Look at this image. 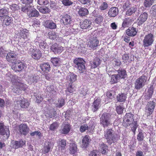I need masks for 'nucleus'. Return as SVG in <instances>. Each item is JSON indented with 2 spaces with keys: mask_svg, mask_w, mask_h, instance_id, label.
<instances>
[{
  "mask_svg": "<svg viewBox=\"0 0 156 156\" xmlns=\"http://www.w3.org/2000/svg\"><path fill=\"white\" fill-rule=\"evenodd\" d=\"M3 24L6 26H9L12 22V18L9 16H7L4 18H3Z\"/></svg>",
  "mask_w": 156,
  "mask_h": 156,
  "instance_id": "79ce46f5",
  "label": "nucleus"
},
{
  "mask_svg": "<svg viewBox=\"0 0 156 156\" xmlns=\"http://www.w3.org/2000/svg\"><path fill=\"white\" fill-rule=\"evenodd\" d=\"M30 52L32 51V53H31V56L34 59H39L41 56V51L39 50H34L33 48H30Z\"/></svg>",
  "mask_w": 156,
  "mask_h": 156,
  "instance_id": "412c9836",
  "label": "nucleus"
},
{
  "mask_svg": "<svg viewBox=\"0 0 156 156\" xmlns=\"http://www.w3.org/2000/svg\"><path fill=\"white\" fill-rule=\"evenodd\" d=\"M48 3V0H38L37 1V3L40 5H46Z\"/></svg>",
  "mask_w": 156,
  "mask_h": 156,
  "instance_id": "0e129e2a",
  "label": "nucleus"
},
{
  "mask_svg": "<svg viewBox=\"0 0 156 156\" xmlns=\"http://www.w3.org/2000/svg\"><path fill=\"white\" fill-rule=\"evenodd\" d=\"M25 67V65L24 63L21 62H16L15 66L14 67V70L16 71H20L23 69Z\"/></svg>",
  "mask_w": 156,
  "mask_h": 156,
  "instance_id": "c85d7f7f",
  "label": "nucleus"
},
{
  "mask_svg": "<svg viewBox=\"0 0 156 156\" xmlns=\"http://www.w3.org/2000/svg\"><path fill=\"white\" fill-rule=\"evenodd\" d=\"M103 20V17L101 16H97L96 17L95 21L98 24L100 23Z\"/></svg>",
  "mask_w": 156,
  "mask_h": 156,
  "instance_id": "052dcab7",
  "label": "nucleus"
},
{
  "mask_svg": "<svg viewBox=\"0 0 156 156\" xmlns=\"http://www.w3.org/2000/svg\"><path fill=\"white\" fill-rule=\"evenodd\" d=\"M61 20L64 25L70 24L73 22L72 16L67 14H64L62 16Z\"/></svg>",
  "mask_w": 156,
  "mask_h": 156,
  "instance_id": "9b49d317",
  "label": "nucleus"
},
{
  "mask_svg": "<svg viewBox=\"0 0 156 156\" xmlns=\"http://www.w3.org/2000/svg\"><path fill=\"white\" fill-rule=\"evenodd\" d=\"M69 146L70 147L69 150L71 154H74L77 151V148L76 145L74 143L70 144Z\"/></svg>",
  "mask_w": 156,
  "mask_h": 156,
  "instance_id": "ea45409f",
  "label": "nucleus"
},
{
  "mask_svg": "<svg viewBox=\"0 0 156 156\" xmlns=\"http://www.w3.org/2000/svg\"><path fill=\"white\" fill-rule=\"evenodd\" d=\"M34 96L35 97L36 102L37 103L41 102L43 100V95L41 93H34Z\"/></svg>",
  "mask_w": 156,
  "mask_h": 156,
  "instance_id": "c9c22d12",
  "label": "nucleus"
},
{
  "mask_svg": "<svg viewBox=\"0 0 156 156\" xmlns=\"http://www.w3.org/2000/svg\"><path fill=\"white\" fill-rule=\"evenodd\" d=\"M51 61L55 66H58L60 64V60L59 58L56 57L51 58Z\"/></svg>",
  "mask_w": 156,
  "mask_h": 156,
  "instance_id": "de8ad7c7",
  "label": "nucleus"
},
{
  "mask_svg": "<svg viewBox=\"0 0 156 156\" xmlns=\"http://www.w3.org/2000/svg\"><path fill=\"white\" fill-rule=\"evenodd\" d=\"M17 131L19 133L26 135L29 133V129L27 124L22 123L17 126Z\"/></svg>",
  "mask_w": 156,
  "mask_h": 156,
  "instance_id": "6e6552de",
  "label": "nucleus"
},
{
  "mask_svg": "<svg viewBox=\"0 0 156 156\" xmlns=\"http://www.w3.org/2000/svg\"><path fill=\"white\" fill-rule=\"evenodd\" d=\"M92 34L90 35L87 47L90 50H95L99 45V41L96 37L94 36Z\"/></svg>",
  "mask_w": 156,
  "mask_h": 156,
  "instance_id": "20e7f679",
  "label": "nucleus"
},
{
  "mask_svg": "<svg viewBox=\"0 0 156 156\" xmlns=\"http://www.w3.org/2000/svg\"><path fill=\"white\" fill-rule=\"evenodd\" d=\"M30 10L27 13V15L30 17H37L39 15V13L37 10L32 6L30 9Z\"/></svg>",
  "mask_w": 156,
  "mask_h": 156,
  "instance_id": "393cba45",
  "label": "nucleus"
},
{
  "mask_svg": "<svg viewBox=\"0 0 156 156\" xmlns=\"http://www.w3.org/2000/svg\"><path fill=\"white\" fill-rule=\"evenodd\" d=\"M136 10V8L131 7L128 9L126 12V14L128 16H130L134 13Z\"/></svg>",
  "mask_w": 156,
  "mask_h": 156,
  "instance_id": "864d4df0",
  "label": "nucleus"
},
{
  "mask_svg": "<svg viewBox=\"0 0 156 156\" xmlns=\"http://www.w3.org/2000/svg\"><path fill=\"white\" fill-rule=\"evenodd\" d=\"M47 89L48 91L51 93L52 94L55 95L56 94L55 87L53 85H51L48 87Z\"/></svg>",
  "mask_w": 156,
  "mask_h": 156,
  "instance_id": "49530a36",
  "label": "nucleus"
},
{
  "mask_svg": "<svg viewBox=\"0 0 156 156\" xmlns=\"http://www.w3.org/2000/svg\"><path fill=\"white\" fill-rule=\"evenodd\" d=\"M111 115L108 113L105 112L102 114L100 118L101 124L104 128L111 125Z\"/></svg>",
  "mask_w": 156,
  "mask_h": 156,
  "instance_id": "f03ea898",
  "label": "nucleus"
},
{
  "mask_svg": "<svg viewBox=\"0 0 156 156\" xmlns=\"http://www.w3.org/2000/svg\"><path fill=\"white\" fill-rule=\"evenodd\" d=\"M48 36L50 39L54 40L58 36V34L54 31H51L48 32Z\"/></svg>",
  "mask_w": 156,
  "mask_h": 156,
  "instance_id": "a18cd8bd",
  "label": "nucleus"
},
{
  "mask_svg": "<svg viewBox=\"0 0 156 156\" xmlns=\"http://www.w3.org/2000/svg\"><path fill=\"white\" fill-rule=\"evenodd\" d=\"M12 85L13 88L12 90L13 92L16 94H18L20 91V89L19 86V82L18 81V80H12Z\"/></svg>",
  "mask_w": 156,
  "mask_h": 156,
  "instance_id": "6ab92c4d",
  "label": "nucleus"
},
{
  "mask_svg": "<svg viewBox=\"0 0 156 156\" xmlns=\"http://www.w3.org/2000/svg\"><path fill=\"white\" fill-rule=\"evenodd\" d=\"M40 67L41 70L46 73H48L49 71L51 69L49 64L48 63L41 64Z\"/></svg>",
  "mask_w": 156,
  "mask_h": 156,
  "instance_id": "c756f323",
  "label": "nucleus"
},
{
  "mask_svg": "<svg viewBox=\"0 0 156 156\" xmlns=\"http://www.w3.org/2000/svg\"><path fill=\"white\" fill-rule=\"evenodd\" d=\"M44 25L45 27L50 29H54L56 27V23L51 20H47L45 21Z\"/></svg>",
  "mask_w": 156,
  "mask_h": 156,
  "instance_id": "5701e85b",
  "label": "nucleus"
},
{
  "mask_svg": "<svg viewBox=\"0 0 156 156\" xmlns=\"http://www.w3.org/2000/svg\"><path fill=\"white\" fill-rule=\"evenodd\" d=\"M147 77L142 75L137 78L134 83L135 88L136 90H140L145 85Z\"/></svg>",
  "mask_w": 156,
  "mask_h": 156,
  "instance_id": "7ed1b4c3",
  "label": "nucleus"
},
{
  "mask_svg": "<svg viewBox=\"0 0 156 156\" xmlns=\"http://www.w3.org/2000/svg\"><path fill=\"white\" fill-rule=\"evenodd\" d=\"M39 79V76L37 74H31L28 76V82L30 84H35L37 82Z\"/></svg>",
  "mask_w": 156,
  "mask_h": 156,
  "instance_id": "f3484780",
  "label": "nucleus"
},
{
  "mask_svg": "<svg viewBox=\"0 0 156 156\" xmlns=\"http://www.w3.org/2000/svg\"><path fill=\"white\" fill-rule=\"evenodd\" d=\"M80 130L81 132H83L86 130H88V131L90 132V130H89L88 126L86 124H84L81 125L80 127Z\"/></svg>",
  "mask_w": 156,
  "mask_h": 156,
  "instance_id": "4d7b16f0",
  "label": "nucleus"
},
{
  "mask_svg": "<svg viewBox=\"0 0 156 156\" xmlns=\"http://www.w3.org/2000/svg\"><path fill=\"white\" fill-rule=\"evenodd\" d=\"M154 41V36L151 33L146 35L143 40V45L144 47L151 46Z\"/></svg>",
  "mask_w": 156,
  "mask_h": 156,
  "instance_id": "0eeeda50",
  "label": "nucleus"
},
{
  "mask_svg": "<svg viewBox=\"0 0 156 156\" xmlns=\"http://www.w3.org/2000/svg\"><path fill=\"white\" fill-rule=\"evenodd\" d=\"M90 138L89 136L86 135L82 140V146L83 147H87L89 144Z\"/></svg>",
  "mask_w": 156,
  "mask_h": 156,
  "instance_id": "e433bc0d",
  "label": "nucleus"
},
{
  "mask_svg": "<svg viewBox=\"0 0 156 156\" xmlns=\"http://www.w3.org/2000/svg\"><path fill=\"white\" fill-rule=\"evenodd\" d=\"M5 5L6 7H10L11 9L14 11L18 10L20 9L18 5L16 4H13L11 5L8 4H5Z\"/></svg>",
  "mask_w": 156,
  "mask_h": 156,
  "instance_id": "8fccbe9b",
  "label": "nucleus"
},
{
  "mask_svg": "<svg viewBox=\"0 0 156 156\" xmlns=\"http://www.w3.org/2000/svg\"><path fill=\"white\" fill-rule=\"evenodd\" d=\"M20 35L21 37L23 39H26L29 36L28 31L26 29H22L20 30Z\"/></svg>",
  "mask_w": 156,
  "mask_h": 156,
  "instance_id": "72a5a7b5",
  "label": "nucleus"
},
{
  "mask_svg": "<svg viewBox=\"0 0 156 156\" xmlns=\"http://www.w3.org/2000/svg\"><path fill=\"white\" fill-rule=\"evenodd\" d=\"M126 34L129 36H133L136 34V28L133 27L129 28L126 30Z\"/></svg>",
  "mask_w": 156,
  "mask_h": 156,
  "instance_id": "7c9ffc66",
  "label": "nucleus"
},
{
  "mask_svg": "<svg viewBox=\"0 0 156 156\" xmlns=\"http://www.w3.org/2000/svg\"><path fill=\"white\" fill-rule=\"evenodd\" d=\"M9 134V126H5L3 123L0 122V135L4 136L5 139H7Z\"/></svg>",
  "mask_w": 156,
  "mask_h": 156,
  "instance_id": "1a4fd4ad",
  "label": "nucleus"
},
{
  "mask_svg": "<svg viewBox=\"0 0 156 156\" xmlns=\"http://www.w3.org/2000/svg\"><path fill=\"white\" fill-rule=\"evenodd\" d=\"M116 134L112 129H107L104 132V137L109 144L116 142Z\"/></svg>",
  "mask_w": 156,
  "mask_h": 156,
  "instance_id": "f257e3e1",
  "label": "nucleus"
},
{
  "mask_svg": "<svg viewBox=\"0 0 156 156\" xmlns=\"http://www.w3.org/2000/svg\"><path fill=\"white\" fill-rule=\"evenodd\" d=\"M154 0H145L144 2V6L146 8L150 7L153 3Z\"/></svg>",
  "mask_w": 156,
  "mask_h": 156,
  "instance_id": "09e8293b",
  "label": "nucleus"
},
{
  "mask_svg": "<svg viewBox=\"0 0 156 156\" xmlns=\"http://www.w3.org/2000/svg\"><path fill=\"white\" fill-rule=\"evenodd\" d=\"M101 61L98 57H96L92 61H91L90 63L91 68L94 69L97 68L101 63Z\"/></svg>",
  "mask_w": 156,
  "mask_h": 156,
  "instance_id": "b1692460",
  "label": "nucleus"
},
{
  "mask_svg": "<svg viewBox=\"0 0 156 156\" xmlns=\"http://www.w3.org/2000/svg\"><path fill=\"white\" fill-rule=\"evenodd\" d=\"M91 22L88 20H85L80 23V27L82 29H87L90 28Z\"/></svg>",
  "mask_w": 156,
  "mask_h": 156,
  "instance_id": "bb28decb",
  "label": "nucleus"
},
{
  "mask_svg": "<svg viewBox=\"0 0 156 156\" xmlns=\"http://www.w3.org/2000/svg\"><path fill=\"white\" fill-rule=\"evenodd\" d=\"M118 75H119L120 79H124L126 77V71L123 69H119L117 71Z\"/></svg>",
  "mask_w": 156,
  "mask_h": 156,
  "instance_id": "58836bf2",
  "label": "nucleus"
},
{
  "mask_svg": "<svg viewBox=\"0 0 156 156\" xmlns=\"http://www.w3.org/2000/svg\"><path fill=\"white\" fill-rule=\"evenodd\" d=\"M16 56L17 55L15 52L10 51L7 53L6 58L7 61L11 63H14L16 60Z\"/></svg>",
  "mask_w": 156,
  "mask_h": 156,
  "instance_id": "4468645a",
  "label": "nucleus"
},
{
  "mask_svg": "<svg viewBox=\"0 0 156 156\" xmlns=\"http://www.w3.org/2000/svg\"><path fill=\"white\" fill-rule=\"evenodd\" d=\"M52 148L53 144L50 142H48L44 147V154L48 153Z\"/></svg>",
  "mask_w": 156,
  "mask_h": 156,
  "instance_id": "f704fd0d",
  "label": "nucleus"
},
{
  "mask_svg": "<svg viewBox=\"0 0 156 156\" xmlns=\"http://www.w3.org/2000/svg\"><path fill=\"white\" fill-rule=\"evenodd\" d=\"M89 156H100L99 152L97 150H93L90 154H89Z\"/></svg>",
  "mask_w": 156,
  "mask_h": 156,
  "instance_id": "774afa93",
  "label": "nucleus"
},
{
  "mask_svg": "<svg viewBox=\"0 0 156 156\" xmlns=\"http://www.w3.org/2000/svg\"><path fill=\"white\" fill-rule=\"evenodd\" d=\"M154 88L152 86L150 87L148 90L147 93V99H150L152 97V95L153 93Z\"/></svg>",
  "mask_w": 156,
  "mask_h": 156,
  "instance_id": "5fc2aeb1",
  "label": "nucleus"
},
{
  "mask_svg": "<svg viewBox=\"0 0 156 156\" xmlns=\"http://www.w3.org/2000/svg\"><path fill=\"white\" fill-rule=\"evenodd\" d=\"M134 115L131 113H126L125 115L123 120L122 124L126 127L130 125L134 121Z\"/></svg>",
  "mask_w": 156,
  "mask_h": 156,
  "instance_id": "423d86ee",
  "label": "nucleus"
},
{
  "mask_svg": "<svg viewBox=\"0 0 156 156\" xmlns=\"http://www.w3.org/2000/svg\"><path fill=\"white\" fill-rule=\"evenodd\" d=\"M78 14L81 16H84L88 14V11L87 9L83 7H81L79 9Z\"/></svg>",
  "mask_w": 156,
  "mask_h": 156,
  "instance_id": "a19ab883",
  "label": "nucleus"
},
{
  "mask_svg": "<svg viewBox=\"0 0 156 156\" xmlns=\"http://www.w3.org/2000/svg\"><path fill=\"white\" fill-rule=\"evenodd\" d=\"M58 126V123L54 122L52 124L50 127V129L51 130H54L55 129H57Z\"/></svg>",
  "mask_w": 156,
  "mask_h": 156,
  "instance_id": "680f3d73",
  "label": "nucleus"
},
{
  "mask_svg": "<svg viewBox=\"0 0 156 156\" xmlns=\"http://www.w3.org/2000/svg\"><path fill=\"white\" fill-rule=\"evenodd\" d=\"M35 42L36 44H38L40 48L43 50H44L46 48H47L48 45L46 42H45L44 40L42 39V38L37 37L35 40Z\"/></svg>",
  "mask_w": 156,
  "mask_h": 156,
  "instance_id": "f8f14e48",
  "label": "nucleus"
},
{
  "mask_svg": "<svg viewBox=\"0 0 156 156\" xmlns=\"http://www.w3.org/2000/svg\"><path fill=\"white\" fill-rule=\"evenodd\" d=\"M40 12L46 14L49 12V9L46 6L41 7L39 9Z\"/></svg>",
  "mask_w": 156,
  "mask_h": 156,
  "instance_id": "3c124183",
  "label": "nucleus"
},
{
  "mask_svg": "<svg viewBox=\"0 0 156 156\" xmlns=\"http://www.w3.org/2000/svg\"><path fill=\"white\" fill-rule=\"evenodd\" d=\"M80 73H83L85 70V62L82 58H76L73 61Z\"/></svg>",
  "mask_w": 156,
  "mask_h": 156,
  "instance_id": "39448f33",
  "label": "nucleus"
},
{
  "mask_svg": "<svg viewBox=\"0 0 156 156\" xmlns=\"http://www.w3.org/2000/svg\"><path fill=\"white\" fill-rule=\"evenodd\" d=\"M25 144V141L20 140L19 141H13L11 143V145L13 148L15 149L22 147Z\"/></svg>",
  "mask_w": 156,
  "mask_h": 156,
  "instance_id": "a211bd4d",
  "label": "nucleus"
},
{
  "mask_svg": "<svg viewBox=\"0 0 156 156\" xmlns=\"http://www.w3.org/2000/svg\"><path fill=\"white\" fill-rule=\"evenodd\" d=\"M99 148V150L102 154H104L105 153L106 150H108V147L105 144L101 143L100 144Z\"/></svg>",
  "mask_w": 156,
  "mask_h": 156,
  "instance_id": "4c0bfd02",
  "label": "nucleus"
},
{
  "mask_svg": "<svg viewBox=\"0 0 156 156\" xmlns=\"http://www.w3.org/2000/svg\"><path fill=\"white\" fill-rule=\"evenodd\" d=\"M65 104V101L63 99H61L59 100L57 104V106L59 108L62 107Z\"/></svg>",
  "mask_w": 156,
  "mask_h": 156,
  "instance_id": "338daca9",
  "label": "nucleus"
},
{
  "mask_svg": "<svg viewBox=\"0 0 156 156\" xmlns=\"http://www.w3.org/2000/svg\"><path fill=\"white\" fill-rule=\"evenodd\" d=\"M51 50L55 54L60 53L63 50V47L57 44H55L51 47Z\"/></svg>",
  "mask_w": 156,
  "mask_h": 156,
  "instance_id": "dca6fc26",
  "label": "nucleus"
},
{
  "mask_svg": "<svg viewBox=\"0 0 156 156\" xmlns=\"http://www.w3.org/2000/svg\"><path fill=\"white\" fill-rule=\"evenodd\" d=\"M32 6L30 5H26L24 6H23L22 7L21 10L25 13H27V14L28 12L30 10V8Z\"/></svg>",
  "mask_w": 156,
  "mask_h": 156,
  "instance_id": "6e6d98bb",
  "label": "nucleus"
},
{
  "mask_svg": "<svg viewBox=\"0 0 156 156\" xmlns=\"http://www.w3.org/2000/svg\"><path fill=\"white\" fill-rule=\"evenodd\" d=\"M148 16L147 13L144 12L141 14L137 18V23L138 25L141 26L147 20Z\"/></svg>",
  "mask_w": 156,
  "mask_h": 156,
  "instance_id": "ddd939ff",
  "label": "nucleus"
},
{
  "mask_svg": "<svg viewBox=\"0 0 156 156\" xmlns=\"http://www.w3.org/2000/svg\"><path fill=\"white\" fill-rule=\"evenodd\" d=\"M7 51L2 47L0 48V57L3 58L5 56Z\"/></svg>",
  "mask_w": 156,
  "mask_h": 156,
  "instance_id": "bf43d9fd",
  "label": "nucleus"
},
{
  "mask_svg": "<svg viewBox=\"0 0 156 156\" xmlns=\"http://www.w3.org/2000/svg\"><path fill=\"white\" fill-rule=\"evenodd\" d=\"M94 122L93 121H90L89 126H88L89 130H90V132L91 133L94 129Z\"/></svg>",
  "mask_w": 156,
  "mask_h": 156,
  "instance_id": "e2e57ef3",
  "label": "nucleus"
},
{
  "mask_svg": "<svg viewBox=\"0 0 156 156\" xmlns=\"http://www.w3.org/2000/svg\"><path fill=\"white\" fill-rule=\"evenodd\" d=\"M120 79L119 75L117 74L112 75L111 76V82L112 83H115L119 81Z\"/></svg>",
  "mask_w": 156,
  "mask_h": 156,
  "instance_id": "c03bdc74",
  "label": "nucleus"
},
{
  "mask_svg": "<svg viewBox=\"0 0 156 156\" xmlns=\"http://www.w3.org/2000/svg\"><path fill=\"white\" fill-rule=\"evenodd\" d=\"M150 11L151 14L153 16L156 17V5L152 6Z\"/></svg>",
  "mask_w": 156,
  "mask_h": 156,
  "instance_id": "13d9d810",
  "label": "nucleus"
},
{
  "mask_svg": "<svg viewBox=\"0 0 156 156\" xmlns=\"http://www.w3.org/2000/svg\"><path fill=\"white\" fill-rule=\"evenodd\" d=\"M16 103L19 104L22 108H27L29 104L28 100L23 98H20Z\"/></svg>",
  "mask_w": 156,
  "mask_h": 156,
  "instance_id": "2eb2a0df",
  "label": "nucleus"
},
{
  "mask_svg": "<svg viewBox=\"0 0 156 156\" xmlns=\"http://www.w3.org/2000/svg\"><path fill=\"white\" fill-rule=\"evenodd\" d=\"M8 8L6 9L3 8L0 9V17L2 18L1 19L3 20V18L8 16Z\"/></svg>",
  "mask_w": 156,
  "mask_h": 156,
  "instance_id": "473e14b6",
  "label": "nucleus"
},
{
  "mask_svg": "<svg viewBox=\"0 0 156 156\" xmlns=\"http://www.w3.org/2000/svg\"><path fill=\"white\" fill-rule=\"evenodd\" d=\"M101 100L100 98H97L95 100L92 105V110L93 112L97 111L100 107Z\"/></svg>",
  "mask_w": 156,
  "mask_h": 156,
  "instance_id": "a878e982",
  "label": "nucleus"
},
{
  "mask_svg": "<svg viewBox=\"0 0 156 156\" xmlns=\"http://www.w3.org/2000/svg\"><path fill=\"white\" fill-rule=\"evenodd\" d=\"M119 10L118 9L115 7L111 8L108 12V16L110 17H114L116 16L118 14Z\"/></svg>",
  "mask_w": 156,
  "mask_h": 156,
  "instance_id": "aec40b11",
  "label": "nucleus"
},
{
  "mask_svg": "<svg viewBox=\"0 0 156 156\" xmlns=\"http://www.w3.org/2000/svg\"><path fill=\"white\" fill-rule=\"evenodd\" d=\"M131 124V129L134 133H135L136 129L138 126L137 122L136 121H133Z\"/></svg>",
  "mask_w": 156,
  "mask_h": 156,
  "instance_id": "603ef678",
  "label": "nucleus"
},
{
  "mask_svg": "<svg viewBox=\"0 0 156 156\" xmlns=\"http://www.w3.org/2000/svg\"><path fill=\"white\" fill-rule=\"evenodd\" d=\"M127 98L126 94L125 93L119 94L117 96L116 100L119 102H124Z\"/></svg>",
  "mask_w": 156,
  "mask_h": 156,
  "instance_id": "2f4dec72",
  "label": "nucleus"
},
{
  "mask_svg": "<svg viewBox=\"0 0 156 156\" xmlns=\"http://www.w3.org/2000/svg\"><path fill=\"white\" fill-rule=\"evenodd\" d=\"M155 107V102L150 101L145 107L146 114L148 117L153 113Z\"/></svg>",
  "mask_w": 156,
  "mask_h": 156,
  "instance_id": "9d476101",
  "label": "nucleus"
},
{
  "mask_svg": "<svg viewBox=\"0 0 156 156\" xmlns=\"http://www.w3.org/2000/svg\"><path fill=\"white\" fill-rule=\"evenodd\" d=\"M66 80L68 83H73L77 80V76L73 73H70L66 77Z\"/></svg>",
  "mask_w": 156,
  "mask_h": 156,
  "instance_id": "4be33fe9",
  "label": "nucleus"
},
{
  "mask_svg": "<svg viewBox=\"0 0 156 156\" xmlns=\"http://www.w3.org/2000/svg\"><path fill=\"white\" fill-rule=\"evenodd\" d=\"M108 7V5L107 3L104 2L99 7V9L101 10L106 9Z\"/></svg>",
  "mask_w": 156,
  "mask_h": 156,
  "instance_id": "69168bd1",
  "label": "nucleus"
},
{
  "mask_svg": "<svg viewBox=\"0 0 156 156\" xmlns=\"http://www.w3.org/2000/svg\"><path fill=\"white\" fill-rule=\"evenodd\" d=\"M70 126L69 124H64L62 125L60 130L61 133L62 134H67L70 131Z\"/></svg>",
  "mask_w": 156,
  "mask_h": 156,
  "instance_id": "cd10ccee",
  "label": "nucleus"
},
{
  "mask_svg": "<svg viewBox=\"0 0 156 156\" xmlns=\"http://www.w3.org/2000/svg\"><path fill=\"white\" fill-rule=\"evenodd\" d=\"M5 78L6 80H11V82L13 80H17V76H16L12 75L10 73H8L6 74Z\"/></svg>",
  "mask_w": 156,
  "mask_h": 156,
  "instance_id": "37998d69",
  "label": "nucleus"
}]
</instances>
